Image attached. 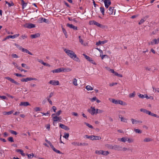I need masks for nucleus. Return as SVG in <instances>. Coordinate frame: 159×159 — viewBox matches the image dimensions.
Instances as JSON below:
<instances>
[{"label": "nucleus", "instance_id": "6ab92c4d", "mask_svg": "<svg viewBox=\"0 0 159 159\" xmlns=\"http://www.w3.org/2000/svg\"><path fill=\"white\" fill-rule=\"evenodd\" d=\"M21 1V5H22V8L23 9L27 5V3H25L24 0H20Z\"/></svg>", "mask_w": 159, "mask_h": 159}, {"label": "nucleus", "instance_id": "7ed1b4c3", "mask_svg": "<svg viewBox=\"0 0 159 159\" xmlns=\"http://www.w3.org/2000/svg\"><path fill=\"white\" fill-rule=\"evenodd\" d=\"M19 34H14L13 35H8L4 39L2 40V41H5L7 39H8L10 38L15 39V38L18 37L19 36Z\"/></svg>", "mask_w": 159, "mask_h": 159}, {"label": "nucleus", "instance_id": "393cba45", "mask_svg": "<svg viewBox=\"0 0 159 159\" xmlns=\"http://www.w3.org/2000/svg\"><path fill=\"white\" fill-rule=\"evenodd\" d=\"M21 66L24 67V68H25L27 69H28V70H29L30 69V67L29 66H27L26 64H24V63H22L21 64Z\"/></svg>", "mask_w": 159, "mask_h": 159}, {"label": "nucleus", "instance_id": "052dcab7", "mask_svg": "<svg viewBox=\"0 0 159 159\" xmlns=\"http://www.w3.org/2000/svg\"><path fill=\"white\" fill-rule=\"evenodd\" d=\"M107 26H106L102 24H100L99 25V27L102 28V29H104L106 27H107Z\"/></svg>", "mask_w": 159, "mask_h": 159}, {"label": "nucleus", "instance_id": "774afa93", "mask_svg": "<svg viewBox=\"0 0 159 159\" xmlns=\"http://www.w3.org/2000/svg\"><path fill=\"white\" fill-rule=\"evenodd\" d=\"M61 112H62V111L61 110H60L58 111H57V113H56V115H57L58 116H59L60 115Z\"/></svg>", "mask_w": 159, "mask_h": 159}, {"label": "nucleus", "instance_id": "603ef678", "mask_svg": "<svg viewBox=\"0 0 159 159\" xmlns=\"http://www.w3.org/2000/svg\"><path fill=\"white\" fill-rule=\"evenodd\" d=\"M114 75H116V76H118V77H122L123 76L122 75H121V74H118V73H117L116 72L115 73V74H114Z\"/></svg>", "mask_w": 159, "mask_h": 159}, {"label": "nucleus", "instance_id": "8fccbe9b", "mask_svg": "<svg viewBox=\"0 0 159 159\" xmlns=\"http://www.w3.org/2000/svg\"><path fill=\"white\" fill-rule=\"evenodd\" d=\"M145 98L147 99H153V98L151 96H150V97H148V96L147 95V94H145Z\"/></svg>", "mask_w": 159, "mask_h": 159}, {"label": "nucleus", "instance_id": "4468645a", "mask_svg": "<svg viewBox=\"0 0 159 159\" xmlns=\"http://www.w3.org/2000/svg\"><path fill=\"white\" fill-rule=\"evenodd\" d=\"M57 116H58L56 115L52 117V120L54 122L57 121L58 120H60L62 119L61 117H57Z\"/></svg>", "mask_w": 159, "mask_h": 159}, {"label": "nucleus", "instance_id": "a211bd4d", "mask_svg": "<svg viewBox=\"0 0 159 159\" xmlns=\"http://www.w3.org/2000/svg\"><path fill=\"white\" fill-rule=\"evenodd\" d=\"M37 79L35 78H33L32 77H27L25 78V82H27L28 81L30 80H37Z\"/></svg>", "mask_w": 159, "mask_h": 159}, {"label": "nucleus", "instance_id": "bf43d9fd", "mask_svg": "<svg viewBox=\"0 0 159 159\" xmlns=\"http://www.w3.org/2000/svg\"><path fill=\"white\" fill-rule=\"evenodd\" d=\"M11 56L12 57L17 58L18 57V56L16 54H11Z\"/></svg>", "mask_w": 159, "mask_h": 159}, {"label": "nucleus", "instance_id": "cd10ccee", "mask_svg": "<svg viewBox=\"0 0 159 159\" xmlns=\"http://www.w3.org/2000/svg\"><path fill=\"white\" fill-rule=\"evenodd\" d=\"M104 2L105 4L111 5V2L110 0H104Z\"/></svg>", "mask_w": 159, "mask_h": 159}, {"label": "nucleus", "instance_id": "72a5a7b5", "mask_svg": "<svg viewBox=\"0 0 159 159\" xmlns=\"http://www.w3.org/2000/svg\"><path fill=\"white\" fill-rule=\"evenodd\" d=\"M103 112V110H99L98 109H96V112H95V114H97L98 113H102Z\"/></svg>", "mask_w": 159, "mask_h": 159}, {"label": "nucleus", "instance_id": "c9c22d12", "mask_svg": "<svg viewBox=\"0 0 159 159\" xmlns=\"http://www.w3.org/2000/svg\"><path fill=\"white\" fill-rule=\"evenodd\" d=\"M14 45L16 46L17 48H18L19 50H22V49L23 48L21 47L19 45L15 43L14 44Z\"/></svg>", "mask_w": 159, "mask_h": 159}, {"label": "nucleus", "instance_id": "9b49d317", "mask_svg": "<svg viewBox=\"0 0 159 159\" xmlns=\"http://www.w3.org/2000/svg\"><path fill=\"white\" fill-rule=\"evenodd\" d=\"M113 149L117 151H120L122 150V147L119 145H114Z\"/></svg>", "mask_w": 159, "mask_h": 159}, {"label": "nucleus", "instance_id": "2eb2a0df", "mask_svg": "<svg viewBox=\"0 0 159 159\" xmlns=\"http://www.w3.org/2000/svg\"><path fill=\"white\" fill-rule=\"evenodd\" d=\"M40 36V34L39 33H37L33 34H31L30 35V37L32 39L36 38L39 37Z\"/></svg>", "mask_w": 159, "mask_h": 159}, {"label": "nucleus", "instance_id": "a878e982", "mask_svg": "<svg viewBox=\"0 0 159 159\" xmlns=\"http://www.w3.org/2000/svg\"><path fill=\"white\" fill-rule=\"evenodd\" d=\"M6 4H7L8 5L9 7H10L11 6H13L14 5V3L11 2H9L7 1H5Z\"/></svg>", "mask_w": 159, "mask_h": 159}, {"label": "nucleus", "instance_id": "79ce46f5", "mask_svg": "<svg viewBox=\"0 0 159 159\" xmlns=\"http://www.w3.org/2000/svg\"><path fill=\"white\" fill-rule=\"evenodd\" d=\"M150 116H154L155 117H156L157 118H159V116L157 115L156 114H154L153 113L151 112V114L150 115Z\"/></svg>", "mask_w": 159, "mask_h": 159}, {"label": "nucleus", "instance_id": "dca6fc26", "mask_svg": "<svg viewBox=\"0 0 159 159\" xmlns=\"http://www.w3.org/2000/svg\"><path fill=\"white\" fill-rule=\"evenodd\" d=\"M107 42V40H105L103 41H99L98 42H97L96 43V45H99L100 44H103L105 43H106Z\"/></svg>", "mask_w": 159, "mask_h": 159}, {"label": "nucleus", "instance_id": "f3484780", "mask_svg": "<svg viewBox=\"0 0 159 159\" xmlns=\"http://www.w3.org/2000/svg\"><path fill=\"white\" fill-rule=\"evenodd\" d=\"M62 68H59L55 70H52V71L53 73H57L62 72Z\"/></svg>", "mask_w": 159, "mask_h": 159}, {"label": "nucleus", "instance_id": "6e6d98bb", "mask_svg": "<svg viewBox=\"0 0 159 159\" xmlns=\"http://www.w3.org/2000/svg\"><path fill=\"white\" fill-rule=\"evenodd\" d=\"M34 110L36 111H41V108L38 107H36L35 108Z\"/></svg>", "mask_w": 159, "mask_h": 159}, {"label": "nucleus", "instance_id": "680f3d73", "mask_svg": "<svg viewBox=\"0 0 159 159\" xmlns=\"http://www.w3.org/2000/svg\"><path fill=\"white\" fill-rule=\"evenodd\" d=\"M16 151L17 152H20L21 154V153H23V151L22 150L20 149H16Z\"/></svg>", "mask_w": 159, "mask_h": 159}, {"label": "nucleus", "instance_id": "9d476101", "mask_svg": "<svg viewBox=\"0 0 159 159\" xmlns=\"http://www.w3.org/2000/svg\"><path fill=\"white\" fill-rule=\"evenodd\" d=\"M59 127L66 130H69L70 129V128L68 127L63 124H60Z\"/></svg>", "mask_w": 159, "mask_h": 159}, {"label": "nucleus", "instance_id": "b1692460", "mask_svg": "<svg viewBox=\"0 0 159 159\" xmlns=\"http://www.w3.org/2000/svg\"><path fill=\"white\" fill-rule=\"evenodd\" d=\"M106 147L108 148L109 149H113V145L112 144H107L105 145Z\"/></svg>", "mask_w": 159, "mask_h": 159}, {"label": "nucleus", "instance_id": "a19ab883", "mask_svg": "<svg viewBox=\"0 0 159 159\" xmlns=\"http://www.w3.org/2000/svg\"><path fill=\"white\" fill-rule=\"evenodd\" d=\"M88 144L87 143H79V146H87L88 145Z\"/></svg>", "mask_w": 159, "mask_h": 159}, {"label": "nucleus", "instance_id": "864d4df0", "mask_svg": "<svg viewBox=\"0 0 159 159\" xmlns=\"http://www.w3.org/2000/svg\"><path fill=\"white\" fill-rule=\"evenodd\" d=\"M112 102L116 104H118V100H116L114 99H112Z\"/></svg>", "mask_w": 159, "mask_h": 159}, {"label": "nucleus", "instance_id": "09e8293b", "mask_svg": "<svg viewBox=\"0 0 159 159\" xmlns=\"http://www.w3.org/2000/svg\"><path fill=\"white\" fill-rule=\"evenodd\" d=\"M124 102L123 101H121L120 100H118V104H120L121 105H125L123 104Z\"/></svg>", "mask_w": 159, "mask_h": 159}, {"label": "nucleus", "instance_id": "f03ea898", "mask_svg": "<svg viewBox=\"0 0 159 159\" xmlns=\"http://www.w3.org/2000/svg\"><path fill=\"white\" fill-rule=\"evenodd\" d=\"M95 153L98 154H101L103 155L107 156L109 154L108 151H104L103 150H96L95 152Z\"/></svg>", "mask_w": 159, "mask_h": 159}, {"label": "nucleus", "instance_id": "69168bd1", "mask_svg": "<svg viewBox=\"0 0 159 159\" xmlns=\"http://www.w3.org/2000/svg\"><path fill=\"white\" fill-rule=\"evenodd\" d=\"M147 110L143 108H141L140 109V111L144 113H146Z\"/></svg>", "mask_w": 159, "mask_h": 159}, {"label": "nucleus", "instance_id": "0e129e2a", "mask_svg": "<svg viewBox=\"0 0 159 159\" xmlns=\"http://www.w3.org/2000/svg\"><path fill=\"white\" fill-rule=\"evenodd\" d=\"M50 113V111H48L47 113H44V112H41V113L43 115H48Z\"/></svg>", "mask_w": 159, "mask_h": 159}, {"label": "nucleus", "instance_id": "4d7b16f0", "mask_svg": "<svg viewBox=\"0 0 159 159\" xmlns=\"http://www.w3.org/2000/svg\"><path fill=\"white\" fill-rule=\"evenodd\" d=\"M127 141H128L129 143H132L133 142L134 140L132 139L128 138L127 139Z\"/></svg>", "mask_w": 159, "mask_h": 159}, {"label": "nucleus", "instance_id": "5701e85b", "mask_svg": "<svg viewBox=\"0 0 159 159\" xmlns=\"http://www.w3.org/2000/svg\"><path fill=\"white\" fill-rule=\"evenodd\" d=\"M22 51L23 52H26V53H28L30 55H33V54L31 52H30L29 51H28L27 49H26L23 48L22 49Z\"/></svg>", "mask_w": 159, "mask_h": 159}, {"label": "nucleus", "instance_id": "c756f323", "mask_svg": "<svg viewBox=\"0 0 159 159\" xmlns=\"http://www.w3.org/2000/svg\"><path fill=\"white\" fill-rule=\"evenodd\" d=\"M100 11L103 15H104L105 9L104 7H101L100 8Z\"/></svg>", "mask_w": 159, "mask_h": 159}, {"label": "nucleus", "instance_id": "1a4fd4ad", "mask_svg": "<svg viewBox=\"0 0 159 159\" xmlns=\"http://www.w3.org/2000/svg\"><path fill=\"white\" fill-rule=\"evenodd\" d=\"M6 79L13 83H14L17 85H20V84L19 83L17 82L16 81H15L14 79H12V78L10 77H7L6 78Z\"/></svg>", "mask_w": 159, "mask_h": 159}, {"label": "nucleus", "instance_id": "3c124183", "mask_svg": "<svg viewBox=\"0 0 159 159\" xmlns=\"http://www.w3.org/2000/svg\"><path fill=\"white\" fill-rule=\"evenodd\" d=\"M95 22H96V21H95L94 20L90 21L89 22V24L90 25H95Z\"/></svg>", "mask_w": 159, "mask_h": 159}, {"label": "nucleus", "instance_id": "4be33fe9", "mask_svg": "<svg viewBox=\"0 0 159 159\" xmlns=\"http://www.w3.org/2000/svg\"><path fill=\"white\" fill-rule=\"evenodd\" d=\"M13 113V111H4L3 112V115H9Z\"/></svg>", "mask_w": 159, "mask_h": 159}, {"label": "nucleus", "instance_id": "0eeeda50", "mask_svg": "<svg viewBox=\"0 0 159 159\" xmlns=\"http://www.w3.org/2000/svg\"><path fill=\"white\" fill-rule=\"evenodd\" d=\"M49 83L53 85H58L59 84V82L58 80H51Z\"/></svg>", "mask_w": 159, "mask_h": 159}, {"label": "nucleus", "instance_id": "e433bc0d", "mask_svg": "<svg viewBox=\"0 0 159 159\" xmlns=\"http://www.w3.org/2000/svg\"><path fill=\"white\" fill-rule=\"evenodd\" d=\"M152 140V139L151 138H146L145 139L143 140V141L144 142H148L151 141Z\"/></svg>", "mask_w": 159, "mask_h": 159}, {"label": "nucleus", "instance_id": "7c9ffc66", "mask_svg": "<svg viewBox=\"0 0 159 159\" xmlns=\"http://www.w3.org/2000/svg\"><path fill=\"white\" fill-rule=\"evenodd\" d=\"M86 89L88 91L92 90L93 89L92 87L89 85L86 86Z\"/></svg>", "mask_w": 159, "mask_h": 159}, {"label": "nucleus", "instance_id": "ea45409f", "mask_svg": "<svg viewBox=\"0 0 159 159\" xmlns=\"http://www.w3.org/2000/svg\"><path fill=\"white\" fill-rule=\"evenodd\" d=\"M84 124L85 125H86L88 126L89 128H91V129H93V127L92 125H90L88 123H86V122H84Z\"/></svg>", "mask_w": 159, "mask_h": 159}, {"label": "nucleus", "instance_id": "5fc2aeb1", "mask_svg": "<svg viewBox=\"0 0 159 159\" xmlns=\"http://www.w3.org/2000/svg\"><path fill=\"white\" fill-rule=\"evenodd\" d=\"M17 69L21 71H24L25 72H27V70H25L22 69L20 67H19L18 68H17Z\"/></svg>", "mask_w": 159, "mask_h": 159}, {"label": "nucleus", "instance_id": "e2e57ef3", "mask_svg": "<svg viewBox=\"0 0 159 159\" xmlns=\"http://www.w3.org/2000/svg\"><path fill=\"white\" fill-rule=\"evenodd\" d=\"M71 144L74 145L79 146V143L77 142H73L71 143Z\"/></svg>", "mask_w": 159, "mask_h": 159}, {"label": "nucleus", "instance_id": "c85d7f7f", "mask_svg": "<svg viewBox=\"0 0 159 159\" xmlns=\"http://www.w3.org/2000/svg\"><path fill=\"white\" fill-rule=\"evenodd\" d=\"M102 138L101 137L97 136L94 135V137L93 138V139L95 140H99L101 139Z\"/></svg>", "mask_w": 159, "mask_h": 159}, {"label": "nucleus", "instance_id": "473e14b6", "mask_svg": "<svg viewBox=\"0 0 159 159\" xmlns=\"http://www.w3.org/2000/svg\"><path fill=\"white\" fill-rule=\"evenodd\" d=\"M9 132L12 134L16 135L17 134V133L16 132L12 130H9Z\"/></svg>", "mask_w": 159, "mask_h": 159}, {"label": "nucleus", "instance_id": "f704fd0d", "mask_svg": "<svg viewBox=\"0 0 159 159\" xmlns=\"http://www.w3.org/2000/svg\"><path fill=\"white\" fill-rule=\"evenodd\" d=\"M131 120L132 122V124H136L138 123V120H136L132 118L131 119Z\"/></svg>", "mask_w": 159, "mask_h": 159}, {"label": "nucleus", "instance_id": "a18cd8bd", "mask_svg": "<svg viewBox=\"0 0 159 159\" xmlns=\"http://www.w3.org/2000/svg\"><path fill=\"white\" fill-rule=\"evenodd\" d=\"M119 118L121 119V121H123L124 122H125V121L126 120V119H125L123 117H122V116H121V117H120V115L119 116Z\"/></svg>", "mask_w": 159, "mask_h": 159}, {"label": "nucleus", "instance_id": "de8ad7c7", "mask_svg": "<svg viewBox=\"0 0 159 159\" xmlns=\"http://www.w3.org/2000/svg\"><path fill=\"white\" fill-rule=\"evenodd\" d=\"M127 139L125 138V137H123L121 139V141L125 143L126 141H127Z\"/></svg>", "mask_w": 159, "mask_h": 159}, {"label": "nucleus", "instance_id": "ddd939ff", "mask_svg": "<svg viewBox=\"0 0 159 159\" xmlns=\"http://www.w3.org/2000/svg\"><path fill=\"white\" fill-rule=\"evenodd\" d=\"M29 105H30V104L29 102H21L20 104V106H23L24 107L27 106Z\"/></svg>", "mask_w": 159, "mask_h": 159}, {"label": "nucleus", "instance_id": "aec40b11", "mask_svg": "<svg viewBox=\"0 0 159 159\" xmlns=\"http://www.w3.org/2000/svg\"><path fill=\"white\" fill-rule=\"evenodd\" d=\"M62 68V72H69L71 70V69L69 68Z\"/></svg>", "mask_w": 159, "mask_h": 159}, {"label": "nucleus", "instance_id": "2f4dec72", "mask_svg": "<svg viewBox=\"0 0 159 159\" xmlns=\"http://www.w3.org/2000/svg\"><path fill=\"white\" fill-rule=\"evenodd\" d=\"M26 155L28 156V158H31L34 156V154L32 153L31 154H26Z\"/></svg>", "mask_w": 159, "mask_h": 159}, {"label": "nucleus", "instance_id": "49530a36", "mask_svg": "<svg viewBox=\"0 0 159 159\" xmlns=\"http://www.w3.org/2000/svg\"><path fill=\"white\" fill-rule=\"evenodd\" d=\"M135 92H133V93H130L129 94V97L130 98H133L135 96Z\"/></svg>", "mask_w": 159, "mask_h": 159}, {"label": "nucleus", "instance_id": "f257e3e1", "mask_svg": "<svg viewBox=\"0 0 159 159\" xmlns=\"http://www.w3.org/2000/svg\"><path fill=\"white\" fill-rule=\"evenodd\" d=\"M64 51L69 57L73 59H74V58H73L74 57H76V55L72 50L65 49L64 50Z\"/></svg>", "mask_w": 159, "mask_h": 159}, {"label": "nucleus", "instance_id": "13d9d810", "mask_svg": "<svg viewBox=\"0 0 159 159\" xmlns=\"http://www.w3.org/2000/svg\"><path fill=\"white\" fill-rule=\"evenodd\" d=\"M138 96L139 98H145V96H144V95L141 94H139L138 95Z\"/></svg>", "mask_w": 159, "mask_h": 159}, {"label": "nucleus", "instance_id": "20e7f679", "mask_svg": "<svg viewBox=\"0 0 159 159\" xmlns=\"http://www.w3.org/2000/svg\"><path fill=\"white\" fill-rule=\"evenodd\" d=\"M114 7H110L109 9L107 11V13H108L109 15H112L113 13V12H114V14L115 13V10H114Z\"/></svg>", "mask_w": 159, "mask_h": 159}, {"label": "nucleus", "instance_id": "c03bdc74", "mask_svg": "<svg viewBox=\"0 0 159 159\" xmlns=\"http://www.w3.org/2000/svg\"><path fill=\"white\" fill-rule=\"evenodd\" d=\"M69 136V133H65L63 137L66 139H67L68 138Z\"/></svg>", "mask_w": 159, "mask_h": 159}, {"label": "nucleus", "instance_id": "f8f14e48", "mask_svg": "<svg viewBox=\"0 0 159 159\" xmlns=\"http://www.w3.org/2000/svg\"><path fill=\"white\" fill-rule=\"evenodd\" d=\"M39 22L40 23H42L43 22H45L48 23V20L46 19L45 18L43 17L39 18Z\"/></svg>", "mask_w": 159, "mask_h": 159}, {"label": "nucleus", "instance_id": "4c0bfd02", "mask_svg": "<svg viewBox=\"0 0 159 159\" xmlns=\"http://www.w3.org/2000/svg\"><path fill=\"white\" fill-rule=\"evenodd\" d=\"M73 83L75 86H77L78 85L77 83V80L76 79H74Z\"/></svg>", "mask_w": 159, "mask_h": 159}, {"label": "nucleus", "instance_id": "bb28decb", "mask_svg": "<svg viewBox=\"0 0 159 159\" xmlns=\"http://www.w3.org/2000/svg\"><path fill=\"white\" fill-rule=\"evenodd\" d=\"M134 131L136 133L141 134L142 133V131L139 129H134Z\"/></svg>", "mask_w": 159, "mask_h": 159}, {"label": "nucleus", "instance_id": "6e6552de", "mask_svg": "<svg viewBox=\"0 0 159 159\" xmlns=\"http://www.w3.org/2000/svg\"><path fill=\"white\" fill-rule=\"evenodd\" d=\"M66 26L68 27H69L70 28L72 29L75 30H78V28L77 26H75L72 24H70L68 23L66 24Z\"/></svg>", "mask_w": 159, "mask_h": 159}, {"label": "nucleus", "instance_id": "37998d69", "mask_svg": "<svg viewBox=\"0 0 159 159\" xmlns=\"http://www.w3.org/2000/svg\"><path fill=\"white\" fill-rule=\"evenodd\" d=\"M8 140L11 142H14V140L13 139V138L12 137H9L7 139Z\"/></svg>", "mask_w": 159, "mask_h": 159}, {"label": "nucleus", "instance_id": "423d86ee", "mask_svg": "<svg viewBox=\"0 0 159 159\" xmlns=\"http://www.w3.org/2000/svg\"><path fill=\"white\" fill-rule=\"evenodd\" d=\"M91 109H88V111L92 115H93L95 114L96 110L95 108L94 107H91Z\"/></svg>", "mask_w": 159, "mask_h": 159}, {"label": "nucleus", "instance_id": "58836bf2", "mask_svg": "<svg viewBox=\"0 0 159 159\" xmlns=\"http://www.w3.org/2000/svg\"><path fill=\"white\" fill-rule=\"evenodd\" d=\"M153 41L155 42V44H157L159 43V37L157 39H154L153 40Z\"/></svg>", "mask_w": 159, "mask_h": 159}, {"label": "nucleus", "instance_id": "39448f33", "mask_svg": "<svg viewBox=\"0 0 159 159\" xmlns=\"http://www.w3.org/2000/svg\"><path fill=\"white\" fill-rule=\"evenodd\" d=\"M35 25L32 23H27L25 25L24 27L26 28L31 29L35 27Z\"/></svg>", "mask_w": 159, "mask_h": 159}, {"label": "nucleus", "instance_id": "412c9836", "mask_svg": "<svg viewBox=\"0 0 159 159\" xmlns=\"http://www.w3.org/2000/svg\"><path fill=\"white\" fill-rule=\"evenodd\" d=\"M61 27L62 28V31L65 35V37L66 38H67L68 37V35L67 34V33L66 31L65 28H64L63 26V25H61Z\"/></svg>", "mask_w": 159, "mask_h": 159}, {"label": "nucleus", "instance_id": "338daca9", "mask_svg": "<svg viewBox=\"0 0 159 159\" xmlns=\"http://www.w3.org/2000/svg\"><path fill=\"white\" fill-rule=\"evenodd\" d=\"M74 59L75 61L77 62H80V59L78 57H77V56L75 57H74Z\"/></svg>", "mask_w": 159, "mask_h": 159}]
</instances>
